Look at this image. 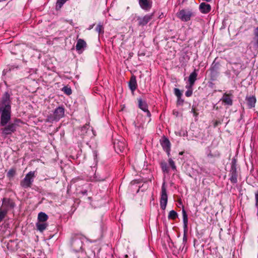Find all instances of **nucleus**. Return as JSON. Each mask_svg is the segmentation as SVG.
<instances>
[{
  "mask_svg": "<svg viewBox=\"0 0 258 258\" xmlns=\"http://www.w3.org/2000/svg\"><path fill=\"white\" fill-rule=\"evenodd\" d=\"M72 258H84L83 256H81V255H75L73 256Z\"/></svg>",
  "mask_w": 258,
  "mask_h": 258,
  "instance_id": "nucleus-43",
  "label": "nucleus"
},
{
  "mask_svg": "<svg viewBox=\"0 0 258 258\" xmlns=\"http://www.w3.org/2000/svg\"><path fill=\"white\" fill-rule=\"evenodd\" d=\"M199 10L203 14H207L211 10V5L204 2L202 3L199 6Z\"/></svg>",
  "mask_w": 258,
  "mask_h": 258,
  "instance_id": "nucleus-19",
  "label": "nucleus"
},
{
  "mask_svg": "<svg viewBox=\"0 0 258 258\" xmlns=\"http://www.w3.org/2000/svg\"><path fill=\"white\" fill-rule=\"evenodd\" d=\"M139 4L142 9L148 12L152 7L153 2L152 0H139Z\"/></svg>",
  "mask_w": 258,
  "mask_h": 258,
  "instance_id": "nucleus-14",
  "label": "nucleus"
},
{
  "mask_svg": "<svg viewBox=\"0 0 258 258\" xmlns=\"http://www.w3.org/2000/svg\"><path fill=\"white\" fill-rule=\"evenodd\" d=\"M207 157L209 159L214 158H219L220 156V153L218 150L212 152L210 148H208L207 151Z\"/></svg>",
  "mask_w": 258,
  "mask_h": 258,
  "instance_id": "nucleus-23",
  "label": "nucleus"
},
{
  "mask_svg": "<svg viewBox=\"0 0 258 258\" xmlns=\"http://www.w3.org/2000/svg\"><path fill=\"white\" fill-rule=\"evenodd\" d=\"M87 47V43L82 39H78L77 41L76 49L79 53H81Z\"/></svg>",
  "mask_w": 258,
  "mask_h": 258,
  "instance_id": "nucleus-17",
  "label": "nucleus"
},
{
  "mask_svg": "<svg viewBox=\"0 0 258 258\" xmlns=\"http://www.w3.org/2000/svg\"><path fill=\"white\" fill-rule=\"evenodd\" d=\"M220 63L216 61V58L212 62L209 71L210 72V79L214 81L217 80L219 75Z\"/></svg>",
  "mask_w": 258,
  "mask_h": 258,
  "instance_id": "nucleus-5",
  "label": "nucleus"
},
{
  "mask_svg": "<svg viewBox=\"0 0 258 258\" xmlns=\"http://www.w3.org/2000/svg\"><path fill=\"white\" fill-rule=\"evenodd\" d=\"M68 0H57L56 6H55V9L56 10H59L61 9V8L62 7L63 4L67 1Z\"/></svg>",
  "mask_w": 258,
  "mask_h": 258,
  "instance_id": "nucleus-29",
  "label": "nucleus"
},
{
  "mask_svg": "<svg viewBox=\"0 0 258 258\" xmlns=\"http://www.w3.org/2000/svg\"><path fill=\"white\" fill-rule=\"evenodd\" d=\"M20 121V119H16L14 122H10L8 125H4V126L5 127L2 129V134L7 136L14 133L18 126L17 123Z\"/></svg>",
  "mask_w": 258,
  "mask_h": 258,
  "instance_id": "nucleus-8",
  "label": "nucleus"
},
{
  "mask_svg": "<svg viewBox=\"0 0 258 258\" xmlns=\"http://www.w3.org/2000/svg\"><path fill=\"white\" fill-rule=\"evenodd\" d=\"M174 93L175 95L177 97V98H179L180 97H182V93L180 91V90L178 88L174 89Z\"/></svg>",
  "mask_w": 258,
  "mask_h": 258,
  "instance_id": "nucleus-37",
  "label": "nucleus"
},
{
  "mask_svg": "<svg viewBox=\"0 0 258 258\" xmlns=\"http://www.w3.org/2000/svg\"><path fill=\"white\" fill-rule=\"evenodd\" d=\"M241 66L237 63H234L231 67V70L236 76H238L240 72Z\"/></svg>",
  "mask_w": 258,
  "mask_h": 258,
  "instance_id": "nucleus-24",
  "label": "nucleus"
},
{
  "mask_svg": "<svg viewBox=\"0 0 258 258\" xmlns=\"http://www.w3.org/2000/svg\"><path fill=\"white\" fill-rule=\"evenodd\" d=\"M95 29L99 34H102L104 32L103 26L100 23L97 25Z\"/></svg>",
  "mask_w": 258,
  "mask_h": 258,
  "instance_id": "nucleus-33",
  "label": "nucleus"
},
{
  "mask_svg": "<svg viewBox=\"0 0 258 258\" xmlns=\"http://www.w3.org/2000/svg\"><path fill=\"white\" fill-rule=\"evenodd\" d=\"M12 94L9 92H6L3 95L0 101V114L1 126L7 124L11 119V100Z\"/></svg>",
  "mask_w": 258,
  "mask_h": 258,
  "instance_id": "nucleus-1",
  "label": "nucleus"
},
{
  "mask_svg": "<svg viewBox=\"0 0 258 258\" xmlns=\"http://www.w3.org/2000/svg\"><path fill=\"white\" fill-rule=\"evenodd\" d=\"M179 154H180V155H182V154H183V152H180V153H179Z\"/></svg>",
  "mask_w": 258,
  "mask_h": 258,
  "instance_id": "nucleus-48",
  "label": "nucleus"
},
{
  "mask_svg": "<svg viewBox=\"0 0 258 258\" xmlns=\"http://www.w3.org/2000/svg\"><path fill=\"white\" fill-rule=\"evenodd\" d=\"M178 217V214L174 210H171L169 212L168 218L169 219L175 220Z\"/></svg>",
  "mask_w": 258,
  "mask_h": 258,
  "instance_id": "nucleus-27",
  "label": "nucleus"
},
{
  "mask_svg": "<svg viewBox=\"0 0 258 258\" xmlns=\"http://www.w3.org/2000/svg\"><path fill=\"white\" fill-rule=\"evenodd\" d=\"M196 109H195V108L194 106H192V109H191V112L192 113H194V112H196Z\"/></svg>",
  "mask_w": 258,
  "mask_h": 258,
  "instance_id": "nucleus-44",
  "label": "nucleus"
},
{
  "mask_svg": "<svg viewBox=\"0 0 258 258\" xmlns=\"http://www.w3.org/2000/svg\"><path fill=\"white\" fill-rule=\"evenodd\" d=\"M48 219V215L44 212H41L38 215V221L39 222H45Z\"/></svg>",
  "mask_w": 258,
  "mask_h": 258,
  "instance_id": "nucleus-26",
  "label": "nucleus"
},
{
  "mask_svg": "<svg viewBox=\"0 0 258 258\" xmlns=\"http://www.w3.org/2000/svg\"><path fill=\"white\" fill-rule=\"evenodd\" d=\"M64 115V108L62 106L56 107L52 113L47 116L46 121L52 123L54 121H58Z\"/></svg>",
  "mask_w": 258,
  "mask_h": 258,
  "instance_id": "nucleus-3",
  "label": "nucleus"
},
{
  "mask_svg": "<svg viewBox=\"0 0 258 258\" xmlns=\"http://www.w3.org/2000/svg\"><path fill=\"white\" fill-rule=\"evenodd\" d=\"M62 90L66 94L68 95H71L72 94V89H71V88L68 87L67 86H64L62 88Z\"/></svg>",
  "mask_w": 258,
  "mask_h": 258,
  "instance_id": "nucleus-36",
  "label": "nucleus"
},
{
  "mask_svg": "<svg viewBox=\"0 0 258 258\" xmlns=\"http://www.w3.org/2000/svg\"><path fill=\"white\" fill-rule=\"evenodd\" d=\"M255 206L258 208V190L255 194Z\"/></svg>",
  "mask_w": 258,
  "mask_h": 258,
  "instance_id": "nucleus-40",
  "label": "nucleus"
},
{
  "mask_svg": "<svg viewBox=\"0 0 258 258\" xmlns=\"http://www.w3.org/2000/svg\"><path fill=\"white\" fill-rule=\"evenodd\" d=\"M168 162H169V164L170 166L171 169L174 171H176V166L175 165V162H174V161L171 158H169Z\"/></svg>",
  "mask_w": 258,
  "mask_h": 258,
  "instance_id": "nucleus-34",
  "label": "nucleus"
},
{
  "mask_svg": "<svg viewBox=\"0 0 258 258\" xmlns=\"http://www.w3.org/2000/svg\"><path fill=\"white\" fill-rule=\"evenodd\" d=\"M130 89L132 91H134L137 87L136 77L135 76H132L128 83Z\"/></svg>",
  "mask_w": 258,
  "mask_h": 258,
  "instance_id": "nucleus-22",
  "label": "nucleus"
},
{
  "mask_svg": "<svg viewBox=\"0 0 258 258\" xmlns=\"http://www.w3.org/2000/svg\"><path fill=\"white\" fill-rule=\"evenodd\" d=\"M154 14H147L144 17L138 16L137 17V21L138 22L139 26H145L152 19Z\"/></svg>",
  "mask_w": 258,
  "mask_h": 258,
  "instance_id": "nucleus-13",
  "label": "nucleus"
},
{
  "mask_svg": "<svg viewBox=\"0 0 258 258\" xmlns=\"http://www.w3.org/2000/svg\"><path fill=\"white\" fill-rule=\"evenodd\" d=\"M80 254L81 255H83V253L82 252Z\"/></svg>",
  "mask_w": 258,
  "mask_h": 258,
  "instance_id": "nucleus-50",
  "label": "nucleus"
},
{
  "mask_svg": "<svg viewBox=\"0 0 258 258\" xmlns=\"http://www.w3.org/2000/svg\"><path fill=\"white\" fill-rule=\"evenodd\" d=\"M8 212L4 210L1 207L0 208V222H2L5 217L7 216Z\"/></svg>",
  "mask_w": 258,
  "mask_h": 258,
  "instance_id": "nucleus-31",
  "label": "nucleus"
},
{
  "mask_svg": "<svg viewBox=\"0 0 258 258\" xmlns=\"http://www.w3.org/2000/svg\"><path fill=\"white\" fill-rule=\"evenodd\" d=\"M87 192L88 191L87 189H83L80 191V193H81L83 195H86L87 194Z\"/></svg>",
  "mask_w": 258,
  "mask_h": 258,
  "instance_id": "nucleus-42",
  "label": "nucleus"
},
{
  "mask_svg": "<svg viewBox=\"0 0 258 258\" xmlns=\"http://www.w3.org/2000/svg\"><path fill=\"white\" fill-rule=\"evenodd\" d=\"M168 201V196L166 189L165 186V183H163L161 187V194L160 198V207L162 210H165Z\"/></svg>",
  "mask_w": 258,
  "mask_h": 258,
  "instance_id": "nucleus-10",
  "label": "nucleus"
},
{
  "mask_svg": "<svg viewBox=\"0 0 258 258\" xmlns=\"http://www.w3.org/2000/svg\"><path fill=\"white\" fill-rule=\"evenodd\" d=\"M245 100L249 109L254 107L256 101V98L254 96H246Z\"/></svg>",
  "mask_w": 258,
  "mask_h": 258,
  "instance_id": "nucleus-20",
  "label": "nucleus"
},
{
  "mask_svg": "<svg viewBox=\"0 0 258 258\" xmlns=\"http://www.w3.org/2000/svg\"><path fill=\"white\" fill-rule=\"evenodd\" d=\"M138 101L139 107L147 113L148 117H150L151 114L148 110V106L147 102L145 101H143L142 98H138Z\"/></svg>",
  "mask_w": 258,
  "mask_h": 258,
  "instance_id": "nucleus-16",
  "label": "nucleus"
},
{
  "mask_svg": "<svg viewBox=\"0 0 258 258\" xmlns=\"http://www.w3.org/2000/svg\"><path fill=\"white\" fill-rule=\"evenodd\" d=\"M198 77V73L196 72V70H195L194 72H192L189 75L188 78V82L190 85V87H192L194 85L195 81L197 80Z\"/></svg>",
  "mask_w": 258,
  "mask_h": 258,
  "instance_id": "nucleus-21",
  "label": "nucleus"
},
{
  "mask_svg": "<svg viewBox=\"0 0 258 258\" xmlns=\"http://www.w3.org/2000/svg\"><path fill=\"white\" fill-rule=\"evenodd\" d=\"M163 16H164L163 14V13H162V14L159 16V18H163Z\"/></svg>",
  "mask_w": 258,
  "mask_h": 258,
  "instance_id": "nucleus-46",
  "label": "nucleus"
},
{
  "mask_svg": "<svg viewBox=\"0 0 258 258\" xmlns=\"http://www.w3.org/2000/svg\"><path fill=\"white\" fill-rule=\"evenodd\" d=\"M233 95L230 93H225L221 99L224 105L231 106L233 105Z\"/></svg>",
  "mask_w": 258,
  "mask_h": 258,
  "instance_id": "nucleus-15",
  "label": "nucleus"
},
{
  "mask_svg": "<svg viewBox=\"0 0 258 258\" xmlns=\"http://www.w3.org/2000/svg\"><path fill=\"white\" fill-rule=\"evenodd\" d=\"M35 176V171H30L25 175L24 178L21 181L20 185L24 188L31 187Z\"/></svg>",
  "mask_w": 258,
  "mask_h": 258,
  "instance_id": "nucleus-6",
  "label": "nucleus"
},
{
  "mask_svg": "<svg viewBox=\"0 0 258 258\" xmlns=\"http://www.w3.org/2000/svg\"><path fill=\"white\" fill-rule=\"evenodd\" d=\"M253 33L254 36L253 40L255 42V45L258 46V27L254 29Z\"/></svg>",
  "mask_w": 258,
  "mask_h": 258,
  "instance_id": "nucleus-30",
  "label": "nucleus"
},
{
  "mask_svg": "<svg viewBox=\"0 0 258 258\" xmlns=\"http://www.w3.org/2000/svg\"><path fill=\"white\" fill-rule=\"evenodd\" d=\"M229 180L232 183L235 184L237 182L238 172L236 168V161L235 159H232L231 162V169L229 171Z\"/></svg>",
  "mask_w": 258,
  "mask_h": 258,
  "instance_id": "nucleus-7",
  "label": "nucleus"
},
{
  "mask_svg": "<svg viewBox=\"0 0 258 258\" xmlns=\"http://www.w3.org/2000/svg\"><path fill=\"white\" fill-rule=\"evenodd\" d=\"M160 165L162 171L164 173H168L169 171V169L167 163L165 161H163L161 162Z\"/></svg>",
  "mask_w": 258,
  "mask_h": 258,
  "instance_id": "nucleus-28",
  "label": "nucleus"
},
{
  "mask_svg": "<svg viewBox=\"0 0 258 258\" xmlns=\"http://www.w3.org/2000/svg\"><path fill=\"white\" fill-rule=\"evenodd\" d=\"M195 16V12L189 9H182L176 13L177 17L183 22L189 21L191 19V18Z\"/></svg>",
  "mask_w": 258,
  "mask_h": 258,
  "instance_id": "nucleus-4",
  "label": "nucleus"
},
{
  "mask_svg": "<svg viewBox=\"0 0 258 258\" xmlns=\"http://www.w3.org/2000/svg\"><path fill=\"white\" fill-rule=\"evenodd\" d=\"M104 180V178H102L101 179H100V180Z\"/></svg>",
  "mask_w": 258,
  "mask_h": 258,
  "instance_id": "nucleus-49",
  "label": "nucleus"
},
{
  "mask_svg": "<svg viewBox=\"0 0 258 258\" xmlns=\"http://www.w3.org/2000/svg\"><path fill=\"white\" fill-rule=\"evenodd\" d=\"M193 113V115L194 116H195L196 117H197L198 115V113L196 111V112H194Z\"/></svg>",
  "mask_w": 258,
  "mask_h": 258,
  "instance_id": "nucleus-45",
  "label": "nucleus"
},
{
  "mask_svg": "<svg viewBox=\"0 0 258 258\" xmlns=\"http://www.w3.org/2000/svg\"><path fill=\"white\" fill-rule=\"evenodd\" d=\"M225 74L229 78L231 77V70H228L225 72Z\"/></svg>",
  "mask_w": 258,
  "mask_h": 258,
  "instance_id": "nucleus-41",
  "label": "nucleus"
},
{
  "mask_svg": "<svg viewBox=\"0 0 258 258\" xmlns=\"http://www.w3.org/2000/svg\"><path fill=\"white\" fill-rule=\"evenodd\" d=\"M182 214L183 217L184 235L183 237V242H186L187 241V236L186 232L187 231V224H188V217L185 209L183 208L182 210Z\"/></svg>",
  "mask_w": 258,
  "mask_h": 258,
  "instance_id": "nucleus-12",
  "label": "nucleus"
},
{
  "mask_svg": "<svg viewBox=\"0 0 258 258\" xmlns=\"http://www.w3.org/2000/svg\"><path fill=\"white\" fill-rule=\"evenodd\" d=\"M2 205L1 208L8 212L13 210L16 207V204L14 200L9 198H4L2 200Z\"/></svg>",
  "mask_w": 258,
  "mask_h": 258,
  "instance_id": "nucleus-9",
  "label": "nucleus"
},
{
  "mask_svg": "<svg viewBox=\"0 0 258 258\" xmlns=\"http://www.w3.org/2000/svg\"><path fill=\"white\" fill-rule=\"evenodd\" d=\"M160 144L164 151L167 154L168 157L170 156L171 143L169 139L164 136L160 140Z\"/></svg>",
  "mask_w": 258,
  "mask_h": 258,
  "instance_id": "nucleus-11",
  "label": "nucleus"
},
{
  "mask_svg": "<svg viewBox=\"0 0 258 258\" xmlns=\"http://www.w3.org/2000/svg\"><path fill=\"white\" fill-rule=\"evenodd\" d=\"M213 84L212 83H210L209 86H212V85H213Z\"/></svg>",
  "mask_w": 258,
  "mask_h": 258,
  "instance_id": "nucleus-47",
  "label": "nucleus"
},
{
  "mask_svg": "<svg viewBox=\"0 0 258 258\" xmlns=\"http://www.w3.org/2000/svg\"><path fill=\"white\" fill-rule=\"evenodd\" d=\"M87 240V238L83 235L73 233L70 238L69 246L74 251L79 252L82 249L83 243Z\"/></svg>",
  "mask_w": 258,
  "mask_h": 258,
  "instance_id": "nucleus-2",
  "label": "nucleus"
},
{
  "mask_svg": "<svg viewBox=\"0 0 258 258\" xmlns=\"http://www.w3.org/2000/svg\"><path fill=\"white\" fill-rule=\"evenodd\" d=\"M184 100L181 98V97L177 98V105L182 106L183 104Z\"/></svg>",
  "mask_w": 258,
  "mask_h": 258,
  "instance_id": "nucleus-38",
  "label": "nucleus"
},
{
  "mask_svg": "<svg viewBox=\"0 0 258 258\" xmlns=\"http://www.w3.org/2000/svg\"><path fill=\"white\" fill-rule=\"evenodd\" d=\"M90 126L89 124H86L82 127V132H85L86 133H87V131L89 130Z\"/></svg>",
  "mask_w": 258,
  "mask_h": 258,
  "instance_id": "nucleus-39",
  "label": "nucleus"
},
{
  "mask_svg": "<svg viewBox=\"0 0 258 258\" xmlns=\"http://www.w3.org/2000/svg\"><path fill=\"white\" fill-rule=\"evenodd\" d=\"M187 90L185 92V96L186 97H190L192 94V87H190V85L186 86Z\"/></svg>",
  "mask_w": 258,
  "mask_h": 258,
  "instance_id": "nucleus-35",
  "label": "nucleus"
},
{
  "mask_svg": "<svg viewBox=\"0 0 258 258\" xmlns=\"http://www.w3.org/2000/svg\"><path fill=\"white\" fill-rule=\"evenodd\" d=\"M36 226L37 227V229L39 230L40 232H43L44 230H45L48 226V224L44 222H39L36 224Z\"/></svg>",
  "mask_w": 258,
  "mask_h": 258,
  "instance_id": "nucleus-25",
  "label": "nucleus"
},
{
  "mask_svg": "<svg viewBox=\"0 0 258 258\" xmlns=\"http://www.w3.org/2000/svg\"><path fill=\"white\" fill-rule=\"evenodd\" d=\"M16 174V170L13 168L10 169L7 174L8 177L11 178H13Z\"/></svg>",
  "mask_w": 258,
  "mask_h": 258,
  "instance_id": "nucleus-32",
  "label": "nucleus"
},
{
  "mask_svg": "<svg viewBox=\"0 0 258 258\" xmlns=\"http://www.w3.org/2000/svg\"><path fill=\"white\" fill-rule=\"evenodd\" d=\"M114 148L116 152H123L126 148V144L123 141L116 140L114 142Z\"/></svg>",
  "mask_w": 258,
  "mask_h": 258,
  "instance_id": "nucleus-18",
  "label": "nucleus"
}]
</instances>
